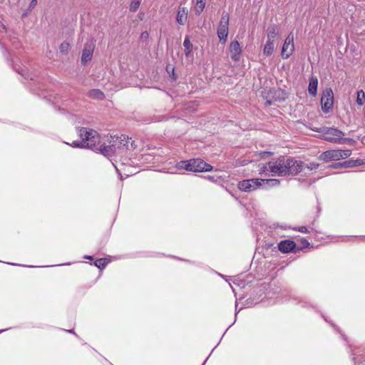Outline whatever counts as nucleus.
Returning <instances> with one entry per match:
<instances>
[{
    "label": "nucleus",
    "instance_id": "f257e3e1",
    "mask_svg": "<svg viewBox=\"0 0 365 365\" xmlns=\"http://www.w3.org/2000/svg\"><path fill=\"white\" fill-rule=\"evenodd\" d=\"M272 175L279 177L295 176L304 171L305 163L291 156L280 155L274 161L267 163Z\"/></svg>",
    "mask_w": 365,
    "mask_h": 365
},
{
    "label": "nucleus",
    "instance_id": "f03ea898",
    "mask_svg": "<svg viewBox=\"0 0 365 365\" xmlns=\"http://www.w3.org/2000/svg\"><path fill=\"white\" fill-rule=\"evenodd\" d=\"M176 168L178 170H185L194 173L207 172L212 169V166L200 158L181 160L177 163Z\"/></svg>",
    "mask_w": 365,
    "mask_h": 365
},
{
    "label": "nucleus",
    "instance_id": "7ed1b4c3",
    "mask_svg": "<svg viewBox=\"0 0 365 365\" xmlns=\"http://www.w3.org/2000/svg\"><path fill=\"white\" fill-rule=\"evenodd\" d=\"M78 136L83 141L86 148L95 150L100 142V136L97 131L88 128H78Z\"/></svg>",
    "mask_w": 365,
    "mask_h": 365
},
{
    "label": "nucleus",
    "instance_id": "20e7f679",
    "mask_svg": "<svg viewBox=\"0 0 365 365\" xmlns=\"http://www.w3.org/2000/svg\"><path fill=\"white\" fill-rule=\"evenodd\" d=\"M312 130L324 134L325 140L331 143H339L341 141V138L344 136V133L341 130L334 128L322 127L312 128Z\"/></svg>",
    "mask_w": 365,
    "mask_h": 365
},
{
    "label": "nucleus",
    "instance_id": "39448f33",
    "mask_svg": "<svg viewBox=\"0 0 365 365\" xmlns=\"http://www.w3.org/2000/svg\"><path fill=\"white\" fill-rule=\"evenodd\" d=\"M229 14L223 11L217 28V34L220 41L225 44L228 36Z\"/></svg>",
    "mask_w": 365,
    "mask_h": 365
},
{
    "label": "nucleus",
    "instance_id": "423d86ee",
    "mask_svg": "<svg viewBox=\"0 0 365 365\" xmlns=\"http://www.w3.org/2000/svg\"><path fill=\"white\" fill-rule=\"evenodd\" d=\"M334 94L331 88H327L323 91L321 98L322 109L324 113H329L333 108Z\"/></svg>",
    "mask_w": 365,
    "mask_h": 365
},
{
    "label": "nucleus",
    "instance_id": "0eeeda50",
    "mask_svg": "<svg viewBox=\"0 0 365 365\" xmlns=\"http://www.w3.org/2000/svg\"><path fill=\"white\" fill-rule=\"evenodd\" d=\"M94 48L95 43L93 41L86 42L84 44L81 58V63L82 65L86 66L89 61L92 60Z\"/></svg>",
    "mask_w": 365,
    "mask_h": 365
},
{
    "label": "nucleus",
    "instance_id": "6e6552de",
    "mask_svg": "<svg viewBox=\"0 0 365 365\" xmlns=\"http://www.w3.org/2000/svg\"><path fill=\"white\" fill-rule=\"evenodd\" d=\"M278 249L282 253H297V244L291 240H282L278 243Z\"/></svg>",
    "mask_w": 365,
    "mask_h": 365
},
{
    "label": "nucleus",
    "instance_id": "1a4fd4ad",
    "mask_svg": "<svg viewBox=\"0 0 365 365\" xmlns=\"http://www.w3.org/2000/svg\"><path fill=\"white\" fill-rule=\"evenodd\" d=\"M294 43H293V36L289 35L283 44L282 49V56L283 58H288L294 51Z\"/></svg>",
    "mask_w": 365,
    "mask_h": 365
},
{
    "label": "nucleus",
    "instance_id": "9d476101",
    "mask_svg": "<svg viewBox=\"0 0 365 365\" xmlns=\"http://www.w3.org/2000/svg\"><path fill=\"white\" fill-rule=\"evenodd\" d=\"M230 58L235 61H237L240 58L241 56V47L237 41H233L230 43V47H229Z\"/></svg>",
    "mask_w": 365,
    "mask_h": 365
},
{
    "label": "nucleus",
    "instance_id": "9b49d317",
    "mask_svg": "<svg viewBox=\"0 0 365 365\" xmlns=\"http://www.w3.org/2000/svg\"><path fill=\"white\" fill-rule=\"evenodd\" d=\"M110 138L113 140V144H116V149H128V143L130 140L128 138V137L125 136V135H121L119 137L110 136Z\"/></svg>",
    "mask_w": 365,
    "mask_h": 365
},
{
    "label": "nucleus",
    "instance_id": "f8f14e48",
    "mask_svg": "<svg viewBox=\"0 0 365 365\" xmlns=\"http://www.w3.org/2000/svg\"><path fill=\"white\" fill-rule=\"evenodd\" d=\"M339 153L338 150H329L322 153L319 158L325 161L339 160L341 158Z\"/></svg>",
    "mask_w": 365,
    "mask_h": 365
},
{
    "label": "nucleus",
    "instance_id": "ddd939ff",
    "mask_svg": "<svg viewBox=\"0 0 365 365\" xmlns=\"http://www.w3.org/2000/svg\"><path fill=\"white\" fill-rule=\"evenodd\" d=\"M95 150H98L101 154L106 157L112 156L116 150V144L109 145H101L98 148L96 146Z\"/></svg>",
    "mask_w": 365,
    "mask_h": 365
},
{
    "label": "nucleus",
    "instance_id": "4468645a",
    "mask_svg": "<svg viewBox=\"0 0 365 365\" xmlns=\"http://www.w3.org/2000/svg\"><path fill=\"white\" fill-rule=\"evenodd\" d=\"M187 19V9L181 5L178 7L176 21L180 25H185Z\"/></svg>",
    "mask_w": 365,
    "mask_h": 365
},
{
    "label": "nucleus",
    "instance_id": "2eb2a0df",
    "mask_svg": "<svg viewBox=\"0 0 365 365\" xmlns=\"http://www.w3.org/2000/svg\"><path fill=\"white\" fill-rule=\"evenodd\" d=\"M317 86H318V79L317 77L312 76L309 80V86H308V92L311 96H315L317 95Z\"/></svg>",
    "mask_w": 365,
    "mask_h": 365
},
{
    "label": "nucleus",
    "instance_id": "dca6fc26",
    "mask_svg": "<svg viewBox=\"0 0 365 365\" xmlns=\"http://www.w3.org/2000/svg\"><path fill=\"white\" fill-rule=\"evenodd\" d=\"M232 282L235 285L239 287L240 289H244L247 286H250V282L246 280L242 274L235 277Z\"/></svg>",
    "mask_w": 365,
    "mask_h": 365
},
{
    "label": "nucleus",
    "instance_id": "f3484780",
    "mask_svg": "<svg viewBox=\"0 0 365 365\" xmlns=\"http://www.w3.org/2000/svg\"><path fill=\"white\" fill-rule=\"evenodd\" d=\"M365 164V161L361 159L349 160L344 162V168H355Z\"/></svg>",
    "mask_w": 365,
    "mask_h": 365
},
{
    "label": "nucleus",
    "instance_id": "a211bd4d",
    "mask_svg": "<svg viewBox=\"0 0 365 365\" xmlns=\"http://www.w3.org/2000/svg\"><path fill=\"white\" fill-rule=\"evenodd\" d=\"M264 184V190H268L273 187H277L280 184V180L276 178L272 179H264V181H262Z\"/></svg>",
    "mask_w": 365,
    "mask_h": 365
},
{
    "label": "nucleus",
    "instance_id": "6ab92c4d",
    "mask_svg": "<svg viewBox=\"0 0 365 365\" xmlns=\"http://www.w3.org/2000/svg\"><path fill=\"white\" fill-rule=\"evenodd\" d=\"M183 46L185 47V55L188 57L192 51L193 46L192 43L190 41V38L188 36H186L184 41H183Z\"/></svg>",
    "mask_w": 365,
    "mask_h": 365
},
{
    "label": "nucleus",
    "instance_id": "aec40b11",
    "mask_svg": "<svg viewBox=\"0 0 365 365\" xmlns=\"http://www.w3.org/2000/svg\"><path fill=\"white\" fill-rule=\"evenodd\" d=\"M278 35L277 27L275 25H271L267 28V40L274 41V38Z\"/></svg>",
    "mask_w": 365,
    "mask_h": 365
},
{
    "label": "nucleus",
    "instance_id": "412c9836",
    "mask_svg": "<svg viewBox=\"0 0 365 365\" xmlns=\"http://www.w3.org/2000/svg\"><path fill=\"white\" fill-rule=\"evenodd\" d=\"M272 155V152L263 151V152H255L252 153V161L258 160L260 159H265L269 158Z\"/></svg>",
    "mask_w": 365,
    "mask_h": 365
},
{
    "label": "nucleus",
    "instance_id": "4be33fe9",
    "mask_svg": "<svg viewBox=\"0 0 365 365\" xmlns=\"http://www.w3.org/2000/svg\"><path fill=\"white\" fill-rule=\"evenodd\" d=\"M238 187L242 191L249 192L251 188V179L240 181L238 183Z\"/></svg>",
    "mask_w": 365,
    "mask_h": 365
},
{
    "label": "nucleus",
    "instance_id": "5701e85b",
    "mask_svg": "<svg viewBox=\"0 0 365 365\" xmlns=\"http://www.w3.org/2000/svg\"><path fill=\"white\" fill-rule=\"evenodd\" d=\"M271 93L274 94L273 98L275 101L281 102L285 100V93L282 89L278 88L271 91Z\"/></svg>",
    "mask_w": 365,
    "mask_h": 365
},
{
    "label": "nucleus",
    "instance_id": "b1692460",
    "mask_svg": "<svg viewBox=\"0 0 365 365\" xmlns=\"http://www.w3.org/2000/svg\"><path fill=\"white\" fill-rule=\"evenodd\" d=\"M274 41L267 40L264 47V53L267 56H270L274 51Z\"/></svg>",
    "mask_w": 365,
    "mask_h": 365
},
{
    "label": "nucleus",
    "instance_id": "393cba45",
    "mask_svg": "<svg viewBox=\"0 0 365 365\" xmlns=\"http://www.w3.org/2000/svg\"><path fill=\"white\" fill-rule=\"evenodd\" d=\"M319 166V164L314 162L309 163V164H305L304 171H303L302 173H304V175H307L312 170L317 169Z\"/></svg>",
    "mask_w": 365,
    "mask_h": 365
},
{
    "label": "nucleus",
    "instance_id": "a878e982",
    "mask_svg": "<svg viewBox=\"0 0 365 365\" xmlns=\"http://www.w3.org/2000/svg\"><path fill=\"white\" fill-rule=\"evenodd\" d=\"M205 7V0H197L196 6L195 8V14L200 15Z\"/></svg>",
    "mask_w": 365,
    "mask_h": 365
},
{
    "label": "nucleus",
    "instance_id": "bb28decb",
    "mask_svg": "<svg viewBox=\"0 0 365 365\" xmlns=\"http://www.w3.org/2000/svg\"><path fill=\"white\" fill-rule=\"evenodd\" d=\"M88 94L90 97L95 99H103L104 98L103 93L98 89H93L89 91Z\"/></svg>",
    "mask_w": 365,
    "mask_h": 365
},
{
    "label": "nucleus",
    "instance_id": "cd10ccee",
    "mask_svg": "<svg viewBox=\"0 0 365 365\" xmlns=\"http://www.w3.org/2000/svg\"><path fill=\"white\" fill-rule=\"evenodd\" d=\"M108 264V261L106 258H100L94 262V265L100 269H103Z\"/></svg>",
    "mask_w": 365,
    "mask_h": 365
},
{
    "label": "nucleus",
    "instance_id": "c85d7f7f",
    "mask_svg": "<svg viewBox=\"0 0 365 365\" xmlns=\"http://www.w3.org/2000/svg\"><path fill=\"white\" fill-rule=\"evenodd\" d=\"M262 181H264V179L259 178H252V190L261 188L264 190V184Z\"/></svg>",
    "mask_w": 365,
    "mask_h": 365
},
{
    "label": "nucleus",
    "instance_id": "c756f323",
    "mask_svg": "<svg viewBox=\"0 0 365 365\" xmlns=\"http://www.w3.org/2000/svg\"><path fill=\"white\" fill-rule=\"evenodd\" d=\"M70 49V43L67 41H63L59 47V51L63 55H67Z\"/></svg>",
    "mask_w": 365,
    "mask_h": 365
},
{
    "label": "nucleus",
    "instance_id": "7c9ffc66",
    "mask_svg": "<svg viewBox=\"0 0 365 365\" xmlns=\"http://www.w3.org/2000/svg\"><path fill=\"white\" fill-rule=\"evenodd\" d=\"M365 100V93L360 90L357 92V98H356V103L359 106H362L364 103Z\"/></svg>",
    "mask_w": 365,
    "mask_h": 365
},
{
    "label": "nucleus",
    "instance_id": "2f4dec72",
    "mask_svg": "<svg viewBox=\"0 0 365 365\" xmlns=\"http://www.w3.org/2000/svg\"><path fill=\"white\" fill-rule=\"evenodd\" d=\"M141 3V0H132L130 4V11L135 12L139 8Z\"/></svg>",
    "mask_w": 365,
    "mask_h": 365
},
{
    "label": "nucleus",
    "instance_id": "473e14b6",
    "mask_svg": "<svg viewBox=\"0 0 365 365\" xmlns=\"http://www.w3.org/2000/svg\"><path fill=\"white\" fill-rule=\"evenodd\" d=\"M309 245H310L309 242L306 239H304V238L301 239L300 245H299V246L297 245V248H296L297 252L300 250H302L304 248L309 247Z\"/></svg>",
    "mask_w": 365,
    "mask_h": 365
},
{
    "label": "nucleus",
    "instance_id": "72a5a7b5",
    "mask_svg": "<svg viewBox=\"0 0 365 365\" xmlns=\"http://www.w3.org/2000/svg\"><path fill=\"white\" fill-rule=\"evenodd\" d=\"M339 150V155H341V159H345L349 158L351 154V150L349 149L346 150Z\"/></svg>",
    "mask_w": 365,
    "mask_h": 365
},
{
    "label": "nucleus",
    "instance_id": "f704fd0d",
    "mask_svg": "<svg viewBox=\"0 0 365 365\" xmlns=\"http://www.w3.org/2000/svg\"><path fill=\"white\" fill-rule=\"evenodd\" d=\"M329 168L333 169H341L344 168V162L342 163H332L329 165Z\"/></svg>",
    "mask_w": 365,
    "mask_h": 365
},
{
    "label": "nucleus",
    "instance_id": "c9c22d12",
    "mask_svg": "<svg viewBox=\"0 0 365 365\" xmlns=\"http://www.w3.org/2000/svg\"><path fill=\"white\" fill-rule=\"evenodd\" d=\"M71 145L73 147V148H86L83 141L81 140L80 141L78 140H74L73 141Z\"/></svg>",
    "mask_w": 365,
    "mask_h": 365
},
{
    "label": "nucleus",
    "instance_id": "e433bc0d",
    "mask_svg": "<svg viewBox=\"0 0 365 365\" xmlns=\"http://www.w3.org/2000/svg\"><path fill=\"white\" fill-rule=\"evenodd\" d=\"M339 143H349L350 145H353L354 143H355V140H353L352 138L342 137L341 141L339 142Z\"/></svg>",
    "mask_w": 365,
    "mask_h": 365
},
{
    "label": "nucleus",
    "instance_id": "4c0bfd02",
    "mask_svg": "<svg viewBox=\"0 0 365 365\" xmlns=\"http://www.w3.org/2000/svg\"><path fill=\"white\" fill-rule=\"evenodd\" d=\"M217 274L220 277H221L222 278L225 279V280L229 283V284H230V287L232 288V292H233L235 294H236V290H235V288L231 285V284H230V281H229L228 279H226V276H225V275H223V274H220V273H218V272H217Z\"/></svg>",
    "mask_w": 365,
    "mask_h": 365
},
{
    "label": "nucleus",
    "instance_id": "58836bf2",
    "mask_svg": "<svg viewBox=\"0 0 365 365\" xmlns=\"http://www.w3.org/2000/svg\"><path fill=\"white\" fill-rule=\"evenodd\" d=\"M294 230H298L299 232H303V233H307L309 232L308 229L305 226H301V227H299L297 229L296 228Z\"/></svg>",
    "mask_w": 365,
    "mask_h": 365
},
{
    "label": "nucleus",
    "instance_id": "ea45409f",
    "mask_svg": "<svg viewBox=\"0 0 365 365\" xmlns=\"http://www.w3.org/2000/svg\"><path fill=\"white\" fill-rule=\"evenodd\" d=\"M149 37V34L147 31H143L140 35V38L142 40H147Z\"/></svg>",
    "mask_w": 365,
    "mask_h": 365
},
{
    "label": "nucleus",
    "instance_id": "a19ab883",
    "mask_svg": "<svg viewBox=\"0 0 365 365\" xmlns=\"http://www.w3.org/2000/svg\"><path fill=\"white\" fill-rule=\"evenodd\" d=\"M37 4V0H31L29 4V8H34Z\"/></svg>",
    "mask_w": 365,
    "mask_h": 365
},
{
    "label": "nucleus",
    "instance_id": "79ce46f5",
    "mask_svg": "<svg viewBox=\"0 0 365 365\" xmlns=\"http://www.w3.org/2000/svg\"><path fill=\"white\" fill-rule=\"evenodd\" d=\"M242 309V307H240V309H238V302H236V304H235V317L237 316V314Z\"/></svg>",
    "mask_w": 365,
    "mask_h": 365
},
{
    "label": "nucleus",
    "instance_id": "37998d69",
    "mask_svg": "<svg viewBox=\"0 0 365 365\" xmlns=\"http://www.w3.org/2000/svg\"><path fill=\"white\" fill-rule=\"evenodd\" d=\"M0 27L2 29L3 31L6 32V27L1 21H0Z\"/></svg>",
    "mask_w": 365,
    "mask_h": 365
},
{
    "label": "nucleus",
    "instance_id": "c03bdc74",
    "mask_svg": "<svg viewBox=\"0 0 365 365\" xmlns=\"http://www.w3.org/2000/svg\"><path fill=\"white\" fill-rule=\"evenodd\" d=\"M65 331H67V332L71 333V334H74L75 336H76L78 337V335L76 334V333L73 329L65 330Z\"/></svg>",
    "mask_w": 365,
    "mask_h": 365
},
{
    "label": "nucleus",
    "instance_id": "a18cd8bd",
    "mask_svg": "<svg viewBox=\"0 0 365 365\" xmlns=\"http://www.w3.org/2000/svg\"><path fill=\"white\" fill-rule=\"evenodd\" d=\"M267 166H263V168H262V170L259 172L260 174H262L263 172H265V170H267Z\"/></svg>",
    "mask_w": 365,
    "mask_h": 365
},
{
    "label": "nucleus",
    "instance_id": "49530a36",
    "mask_svg": "<svg viewBox=\"0 0 365 365\" xmlns=\"http://www.w3.org/2000/svg\"><path fill=\"white\" fill-rule=\"evenodd\" d=\"M84 258L85 259H91V260L93 259V257L90 256V255H85Z\"/></svg>",
    "mask_w": 365,
    "mask_h": 365
},
{
    "label": "nucleus",
    "instance_id": "de8ad7c7",
    "mask_svg": "<svg viewBox=\"0 0 365 365\" xmlns=\"http://www.w3.org/2000/svg\"><path fill=\"white\" fill-rule=\"evenodd\" d=\"M240 204L242 205L247 210H248V207H247V204L244 203L242 200L240 201Z\"/></svg>",
    "mask_w": 365,
    "mask_h": 365
},
{
    "label": "nucleus",
    "instance_id": "09e8293b",
    "mask_svg": "<svg viewBox=\"0 0 365 365\" xmlns=\"http://www.w3.org/2000/svg\"><path fill=\"white\" fill-rule=\"evenodd\" d=\"M266 104H267V105L270 106V105H272V101H270V100H267V101H266Z\"/></svg>",
    "mask_w": 365,
    "mask_h": 365
},
{
    "label": "nucleus",
    "instance_id": "8fccbe9b",
    "mask_svg": "<svg viewBox=\"0 0 365 365\" xmlns=\"http://www.w3.org/2000/svg\"><path fill=\"white\" fill-rule=\"evenodd\" d=\"M172 71H173V78L175 80V73H174V68H172Z\"/></svg>",
    "mask_w": 365,
    "mask_h": 365
},
{
    "label": "nucleus",
    "instance_id": "3c124183",
    "mask_svg": "<svg viewBox=\"0 0 365 365\" xmlns=\"http://www.w3.org/2000/svg\"><path fill=\"white\" fill-rule=\"evenodd\" d=\"M69 264H71V263H70V262H68V263L61 264V265H69Z\"/></svg>",
    "mask_w": 365,
    "mask_h": 365
},
{
    "label": "nucleus",
    "instance_id": "603ef678",
    "mask_svg": "<svg viewBox=\"0 0 365 365\" xmlns=\"http://www.w3.org/2000/svg\"><path fill=\"white\" fill-rule=\"evenodd\" d=\"M10 264H12V265H19V266H21V264H15V263H9Z\"/></svg>",
    "mask_w": 365,
    "mask_h": 365
},
{
    "label": "nucleus",
    "instance_id": "864d4df0",
    "mask_svg": "<svg viewBox=\"0 0 365 365\" xmlns=\"http://www.w3.org/2000/svg\"><path fill=\"white\" fill-rule=\"evenodd\" d=\"M207 361V359H206L205 360V361L203 362L202 365H205V364L206 363V361Z\"/></svg>",
    "mask_w": 365,
    "mask_h": 365
},
{
    "label": "nucleus",
    "instance_id": "5fc2aeb1",
    "mask_svg": "<svg viewBox=\"0 0 365 365\" xmlns=\"http://www.w3.org/2000/svg\"><path fill=\"white\" fill-rule=\"evenodd\" d=\"M24 266L28 267H34V266H31V265H29V266L24 265Z\"/></svg>",
    "mask_w": 365,
    "mask_h": 365
},
{
    "label": "nucleus",
    "instance_id": "6e6d98bb",
    "mask_svg": "<svg viewBox=\"0 0 365 365\" xmlns=\"http://www.w3.org/2000/svg\"><path fill=\"white\" fill-rule=\"evenodd\" d=\"M6 329H2V330H0V333H1V332H3V331H6Z\"/></svg>",
    "mask_w": 365,
    "mask_h": 365
}]
</instances>
